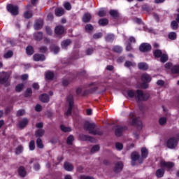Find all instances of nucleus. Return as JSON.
Wrapping results in <instances>:
<instances>
[{
  "mask_svg": "<svg viewBox=\"0 0 179 179\" xmlns=\"http://www.w3.org/2000/svg\"><path fill=\"white\" fill-rule=\"evenodd\" d=\"M29 150H34V149H36V145L34 144V141H31L29 142Z\"/></svg>",
  "mask_w": 179,
  "mask_h": 179,
  "instance_id": "obj_47",
  "label": "nucleus"
},
{
  "mask_svg": "<svg viewBox=\"0 0 179 179\" xmlns=\"http://www.w3.org/2000/svg\"><path fill=\"white\" fill-rule=\"evenodd\" d=\"M45 78L46 79H48V80H51L53 79L54 78V73L51 72V71H48L45 73Z\"/></svg>",
  "mask_w": 179,
  "mask_h": 179,
  "instance_id": "obj_30",
  "label": "nucleus"
},
{
  "mask_svg": "<svg viewBox=\"0 0 179 179\" xmlns=\"http://www.w3.org/2000/svg\"><path fill=\"white\" fill-rule=\"evenodd\" d=\"M152 46L149 43H143L140 45L139 50L141 52H146V51H150Z\"/></svg>",
  "mask_w": 179,
  "mask_h": 179,
  "instance_id": "obj_10",
  "label": "nucleus"
},
{
  "mask_svg": "<svg viewBox=\"0 0 179 179\" xmlns=\"http://www.w3.org/2000/svg\"><path fill=\"white\" fill-rule=\"evenodd\" d=\"M43 20H36L35 24H34V29L35 30H40V29H41V27H43Z\"/></svg>",
  "mask_w": 179,
  "mask_h": 179,
  "instance_id": "obj_17",
  "label": "nucleus"
},
{
  "mask_svg": "<svg viewBox=\"0 0 179 179\" xmlns=\"http://www.w3.org/2000/svg\"><path fill=\"white\" fill-rule=\"evenodd\" d=\"M24 113H25L24 110H18V111L17 112V115L18 117H20V116H22V115H24Z\"/></svg>",
  "mask_w": 179,
  "mask_h": 179,
  "instance_id": "obj_58",
  "label": "nucleus"
},
{
  "mask_svg": "<svg viewBox=\"0 0 179 179\" xmlns=\"http://www.w3.org/2000/svg\"><path fill=\"white\" fill-rule=\"evenodd\" d=\"M171 26L173 30H177V29H178V24L177 23V21H173L171 24Z\"/></svg>",
  "mask_w": 179,
  "mask_h": 179,
  "instance_id": "obj_45",
  "label": "nucleus"
},
{
  "mask_svg": "<svg viewBox=\"0 0 179 179\" xmlns=\"http://www.w3.org/2000/svg\"><path fill=\"white\" fill-rule=\"evenodd\" d=\"M99 150H100V146L94 145L91 150V152L93 153L94 152H99Z\"/></svg>",
  "mask_w": 179,
  "mask_h": 179,
  "instance_id": "obj_55",
  "label": "nucleus"
},
{
  "mask_svg": "<svg viewBox=\"0 0 179 179\" xmlns=\"http://www.w3.org/2000/svg\"><path fill=\"white\" fill-rule=\"evenodd\" d=\"M80 179H94L93 176H89L85 175H81L79 177Z\"/></svg>",
  "mask_w": 179,
  "mask_h": 179,
  "instance_id": "obj_56",
  "label": "nucleus"
},
{
  "mask_svg": "<svg viewBox=\"0 0 179 179\" xmlns=\"http://www.w3.org/2000/svg\"><path fill=\"white\" fill-rule=\"evenodd\" d=\"M36 111H41L43 110V107H41V105L37 104L35 107Z\"/></svg>",
  "mask_w": 179,
  "mask_h": 179,
  "instance_id": "obj_61",
  "label": "nucleus"
},
{
  "mask_svg": "<svg viewBox=\"0 0 179 179\" xmlns=\"http://www.w3.org/2000/svg\"><path fill=\"white\" fill-rule=\"evenodd\" d=\"M99 24H100V26H106L108 24V20H107L106 18H102L99 20Z\"/></svg>",
  "mask_w": 179,
  "mask_h": 179,
  "instance_id": "obj_29",
  "label": "nucleus"
},
{
  "mask_svg": "<svg viewBox=\"0 0 179 179\" xmlns=\"http://www.w3.org/2000/svg\"><path fill=\"white\" fill-rule=\"evenodd\" d=\"M107 13V11H106V10L102 9L100 10L98 13L99 16H100L101 17H103V16H106V14Z\"/></svg>",
  "mask_w": 179,
  "mask_h": 179,
  "instance_id": "obj_50",
  "label": "nucleus"
},
{
  "mask_svg": "<svg viewBox=\"0 0 179 179\" xmlns=\"http://www.w3.org/2000/svg\"><path fill=\"white\" fill-rule=\"evenodd\" d=\"M7 10H8L11 15L16 16V15L19 13V7H17V6H14L13 4H8L7 6Z\"/></svg>",
  "mask_w": 179,
  "mask_h": 179,
  "instance_id": "obj_8",
  "label": "nucleus"
},
{
  "mask_svg": "<svg viewBox=\"0 0 179 179\" xmlns=\"http://www.w3.org/2000/svg\"><path fill=\"white\" fill-rule=\"evenodd\" d=\"M149 155V151L146 148H141V159L143 162V159H146L148 157V155Z\"/></svg>",
  "mask_w": 179,
  "mask_h": 179,
  "instance_id": "obj_16",
  "label": "nucleus"
},
{
  "mask_svg": "<svg viewBox=\"0 0 179 179\" xmlns=\"http://www.w3.org/2000/svg\"><path fill=\"white\" fill-rule=\"evenodd\" d=\"M39 50L41 51V52H47V48H45V46H42L39 48Z\"/></svg>",
  "mask_w": 179,
  "mask_h": 179,
  "instance_id": "obj_64",
  "label": "nucleus"
},
{
  "mask_svg": "<svg viewBox=\"0 0 179 179\" xmlns=\"http://www.w3.org/2000/svg\"><path fill=\"white\" fill-rule=\"evenodd\" d=\"M55 31L56 34H63L64 31H65V29L62 26H57L56 27Z\"/></svg>",
  "mask_w": 179,
  "mask_h": 179,
  "instance_id": "obj_20",
  "label": "nucleus"
},
{
  "mask_svg": "<svg viewBox=\"0 0 179 179\" xmlns=\"http://www.w3.org/2000/svg\"><path fill=\"white\" fill-rule=\"evenodd\" d=\"M36 145L39 149H43V148H44V145H43V141L41 138H38L36 140Z\"/></svg>",
  "mask_w": 179,
  "mask_h": 179,
  "instance_id": "obj_36",
  "label": "nucleus"
},
{
  "mask_svg": "<svg viewBox=\"0 0 179 179\" xmlns=\"http://www.w3.org/2000/svg\"><path fill=\"white\" fill-rule=\"evenodd\" d=\"M23 87H24V85H23V84H18L15 87V90H16V92H22V90H23Z\"/></svg>",
  "mask_w": 179,
  "mask_h": 179,
  "instance_id": "obj_43",
  "label": "nucleus"
},
{
  "mask_svg": "<svg viewBox=\"0 0 179 179\" xmlns=\"http://www.w3.org/2000/svg\"><path fill=\"white\" fill-rule=\"evenodd\" d=\"M60 129H62V131L63 132H71V131H72V129H71V127H66L65 125L64 124H62L60 126Z\"/></svg>",
  "mask_w": 179,
  "mask_h": 179,
  "instance_id": "obj_28",
  "label": "nucleus"
},
{
  "mask_svg": "<svg viewBox=\"0 0 179 179\" xmlns=\"http://www.w3.org/2000/svg\"><path fill=\"white\" fill-rule=\"evenodd\" d=\"M9 74L6 72H2L0 73V83L1 85H5V86H9Z\"/></svg>",
  "mask_w": 179,
  "mask_h": 179,
  "instance_id": "obj_4",
  "label": "nucleus"
},
{
  "mask_svg": "<svg viewBox=\"0 0 179 179\" xmlns=\"http://www.w3.org/2000/svg\"><path fill=\"white\" fill-rule=\"evenodd\" d=\"M160 166L161 167H166V169H171L174 167V163L168 162H166L164 160H162L160 162Z\"/></svg>",
  "mask_w": 179,
  "mask_h": 179,
  "instance_id": "obj_12",
  "label": "nucleus"
},
{
  "mask_svg": "<svg viewBox=\"0 0 179 179\" xmlns=\"http://www.w3.org/2000/svg\"><path fill=\"white\" fill-rule=\"evenodd\" d=\"M155 175L158 178H162V177L164 176V169L161 168L159 169H157L155 173Z\"/></svg>",
  "mask_w": 179,
  "mask_h": 179,
  "instance_id": "obj_21",
  "label": "nucleus"
},
{
  "mask_svg": "<svg viewBox=\"0 0 179 179\" xmlns=\"http://www.w3.org/2000/svg\"><path fill=\"white\" fill-rule=\"evenodd\" d=\"M138 66V69H141V71H148L149 68V66H148V64L145 62L139 63Z\"/></svg>",
  "mask_w": 179,
  "mask_h": 179,
  "instance_id": "obj_22",
  "label": "nucleus"
},
{
  "mask_svg": "<svg viewBox=\"0 0 179 179\" xmlns=\"http://www.w3.org/2000/svg\"><path fill=\"white\" fill-rule=\"evenodd\" d=\"M135 65H136L135 63L129 61H127L124 64L126 68H131V66H135Z\"/></svg>",
  "mask_w": 179,
  "mask_h": 179,
  "instance_id": "obj_40",
  "label": "nucleus"
},
{
  "mask_svg": "<svg viewBox=\"0 0 179 179\" xmlns=\"http://www.w3.org/2000/svg\"><path fill=\"white\" fill-rule=\"evenodd\" d=\"M102 36H103V34L98 33V34H94L93 37H94V38H101Z\"/></svg>",
  "mask_w": 179,
  "mask_h": 179,
  "instance_id": "obj_60",
  "label": "nucleus"
},
{
  "mask_svg": "<svg viewBox=\"0 0 179 179\" xmlns=\"http://www.w3.org/2000/svg\"><path fill=\"white\" fill-rule=\"evenodd\" d=\"M125 130H127V127L117 126L115 131V134L116 136H121V135L122 134V132H124V131Z\"/></svg>",
  "mask_w": 179,
  "mask_h": 179,
  "instance_id": "obj_11",
  "label": "nucleus"
},
{
  "mask_svg": "<svg viewBox=\"0 0 179 179\" xmlns=\"http://www.w3.org/2000/svg\"><path fill=\"white\" fill-rule=\"evenodd\" d=\"M13 56V52H12V51H8V52H7L6 54H4V55H3V57H4V58H6V59H8V58H10V57H12Z\"/></svg>",
  "mask_w": 179,
  "mask_h": 179,
  "instance_id": "obj_46",
  "label": "nucleus"
},
{
  "mask_svg": "<svg viewBox=\"0 0 179 179\" xmlns=\"http://www.w3.org/2000/svg\"><path fill=\"white\" fill-rule=\"evenodd\" d=\"M129 123L131 125H137L138 129H142V122L138 121L136 119L131 118L129 120Z\"/></svg>",
  "mask_w": 179,
  "mask_h": 179,
  "instance_id": "obj_13",
  "label": "nucleus"
},
{
  "mask_svg": "<svg viewBox=\"0 0 179 179\" xmlns=\"http://www.w3.org/2000/svg\"><path fill=\"white\" fill-rule=\"evenodd\" d=\"M142 10H145V12H150V8L147 4H144L142 6Z\"/></svg>",
  "mask_w": 179,
  "mask_h": 179,
  "instance_id": "obj_54",
  "label": "nucleus"
},
{
  "mask_svg": "<svg viewBox=\"0 0 179 179\" xmlns=\"http://www.w3.org/2000/svg\"><path fill=\"white\" fill-rule=\"evenodd\" d=\"M84 128L86 131H88L89 134H92V135H103V131L100 129H94L96 128V123L86 122L84 124Z\"/></svg>",
  "mask_w": 179,
  "mask_h": 179,
  "instance_id": "obj_2",
  "label": "nucleus"
},
{
  "mask_svg": "<svg viewBox=\"0 0 179 179\" xmlns=\"http://www.w3.org/2000/svg\"><path fill=\"white\" fill-rule=\"evenodd\" d=\"M45 56L44 55H40V54H35L34 55V61H45Z\"/></svg>",
  "mask_w": 179,
  "mask_h": 179,
  "instance_id": "obj_15",
  "label": "nucleus"
},
{
  "mask_svg": "<svg viewBox=\"0 0 179 179\" xmlns=\"http://www.w3.org/2000/svg\"><path fill=\"white\" fill-rule=\"evenodd\" d=\"M141 80H143L144 83L141 84V87L142 89H148L149 86L148 83L152 80V77H150L148 74L145 73L142 75Z\"/></svg>",
  "mask_w": 179,
  "mask_h": 179,
  "instance_id": "obj_3",
  "label": "nucleus"
},
{
  "mask_svg": "<svg viewBox=\"0 0 179 179\" xmlns=\"http://www.w3.org/2000/svg\"><path fill=\"white\" fill-rule=\"evenodd\" d=\"M80 139H81V141H90L91 137L87 136L85 134H81V135H80Z\"/></svg>",
  "mask_w": 179,
  "mask_h": 179,
  "instance_id": "obj_41",
  "label": "nucleus"
},
{
  "mask_svg": "<svg viewBox=\"0 0 179 179\" xmlns=\"http://www.w3.org/2000/svg\"><path fill=\"white\" fill-rule=\"evenodd\" d=\"M67 101L69 105V108L65 114L68 117L72 114V108L73 107V96H72V94H70L67 96Z\"/></svg>",
  "mask_w": 179,
  "mask_h": 179,
  "instance_id": "obj_5",
  "label": "nucleus"
},
{
  "mask_svg": "<svg viewBox=\"0 0 179 179\" xmlns=\"http://www.w3.org/2000/svg\"><path fill=\"white\" fill-rule=\"evenodd\" d=\"M92 20V15L89 13H86L83 16V22L84 23H89Z\"/></svg>",
  "mask_w": 179,
  "mask_h": 179,
  "instance_id": "obj_14",
  "label": "nucleus"
},
{
  "mask_svg": "<svg viewBox=\"0 0 179 179\" xmlns=\"http://www.w3.org/2000/svg\"><path fill=\"white\" fill-rule=\"evenodd\" d=\"M22 80H27V79H29V75L24 74L21 76Z\"/></svg>",
  "mask_w": 179,
  "mask_h": 179,
  "instance_id": "obj_63",
  "label": "nucleus"
},
{
  "mask_svg": "<svg viewBox=\"0 0 179 179\" xmlns=\"http://www.w3.org/2000/svg\"><path fill=\"white\" fill-rule=\"evenodd\" d=\"M18 174L21 177H24V176H26V170L24 169V167L20 166L18 169Z\"/></svg>",
  "mask_w": 179,
  "mask_h": 179,
  "instance_id": "obj_26",
  "label": "nucleus"
},
{
  "mask_svg": "<svg viewBox=\"0 0 179 179\" xmlns=\"http://www.w3.org/2000/svg\"><path fill=\"white\" fill-rule=\"evenodd\" d=\"M27 124H29V120H27V118H24L20 122L19 127L20 128H24Z\"/></svg>",
  "mask_w": 179,
  "mask_h": 179,
  "instance_id": "obj_24",
  "label": "nucleus"
},
{
  "mask_svg": "<svg viewBox=\"0 0 179 179\" xmlns=\"http://www.w3.org/2000/svg\"><path fill=\"white\" fill-rule=\"evenodd\" d=\"M22 152H23V147L22 145H20L16 148L15 153L16 155H20Z\"/></svg>",
  "mask_w": 179,
  "mask_h": 179,
  "instance_id": "obj_49",
  "label": "nucleus"
},
{
  "mask_svg": "<svg viewBox=\"0 0 179 179\" xmlns=\"http://www.w3.org/2000/svg\"><path fill=\"white\" fill-rule=\"evenodd\" d=\"M113 51L117 53L122 52V48L121 46L116 45L113 48Z\"/></svg>",
  "mask_w": 179,
  "mask_h": 179,
  "instance_id": "obj_42",
  "label": "nucleus"
},
{
  "mask_svg": "<svg viewBox=\"0 0 179 179\" xmlns=\"http://www.w3.org/2000/svg\"><path fill=\"white\" fill-rule=\"evenodd\" d=\"M39 99L42 103H48V101H50V97H48L47 94H43Z\"/></svg>",
  "mask_w": 179,
  "mask_h": 179,
  "instance_id": "obj_19",
  "label": "nucleus"
},
{
  "mask_svg": "<svg viewBox=\"0 0 179 179\" xmlns=\"http://www.w3.org/2000/svg\"><path fill=\"white\" fill-rule=\"evenodd\" d=\"M171 71L173 73H179V66H174Z\"/></svg>",
  "mask_w": 179,
  "mask_h": 179,
  "instance_id": "obj_53",
  "label": "nucleus"
},
{
  "mask_svg": "<svg viewBox=\"0 0 179 179\" xmlns=\"http://www.w3.org/2000/svg\"><path fill=\"white\" fill-rule=\"evenodd\" d=\"M110 16H112V17H118V16H120V14L118 13V11L115 10H110L109 12Z\"/></svg>",
  "mask_w": 179,
  "mask_h": 179,
  "instance_id": "obj_31",
  "label": "nucleus"
},
{
  "mask_svg": "<svg viewBox=\"0 0 179 179\" xmlns=\"http://www.w3.org/2000/svg\"><path fill=\"white\" fill-rule=\"evenodd\" d=\"M45 131L43 129H39L35 132V136L36 138H41L44 135Z\"/></svg>",
  "mask_w": 179,
  "mask_h": 179,
  "instance_id": "obj_25",
  "label": "nucleus"
},
{
  "mask_svg": "<svg viewBox=\"0 0 179 179\" xmlns=\"http://www.w3.org/2000/svg\"><path fill=\"white\" fill-rule=\"evenodd\" d=\"M153 54L155 58H160L163 54V52H162L160 50H154Z\"/></svg>",
  "mask_w": 179,
  "mask_h": 179,
  "instance_id": "obj_27",
  "label": "nucleus"
},
{
  "mask_svg": "<svg viewBox=\"0 0 179 179\" xmlns=\"http://www.w3.org/2000/svg\"><path fill=\"white\" fill-rule=\"evenodd\" d=\"M122 169H124V164L121 162H117L115 164L113 171H115V173H120V171H122Z\"/></svg>",
  "mask_w": 179,
  "mask_h": 179,
  "instance_id": "obj_9",
  "label": "nucleus"
},
{
  "mask_svg": "<svg viewBox=\"0 0 179 179\" xmlns=\"http://www.w3.org/2000/svg\"><path fill=\"white\" fill-rule=\"evenodd\" d=\"M64 6L65 9H66V10H71V3H69V2L65 3Z\"/></svg>",
  "mask_w": 179,
  "mask_h": 179,
  "instance_id": "obj_57",
  "label": "nucleus"
},
{
  "mask_svg": "<svg viewBox=\"0 0 179 179\" xmlns=\"http://www.w3.org/2000/svg\"><path fill=\"white\" fill-rule=\"evenodd\" d=\"M64 168L66 171H72V170H73V165L69 162H65L64 164Z\"/></svg>",
  "mask_w": 179,
  "mask_h": 179,
  "instance_id": "obj_18",
  "label": "nucleus"
},
{
  "mask_svg": "<svg viewBox=\"0 0 179 179\" xmlns=\"http://www.w3.org/2000/svg\"><path fill=\"white\" fill-rule=\"evenodd\" d=\"M24 17L25 19H30L31 17H33V11H26L24 13Z\"/></svg>",
  "mask_w": 179,
  "mask_h": 179,
  "instance_id": "obj_33",
  "label": "nucleus"
},
{
  "mask_svg": "<svg viewBox=\"0 0 179 179\" xmlns=\"http://www.w3.org/2000/svg\"><path fill=\"white\" fill-rule=\"evenodd\" d=\"M65 13V11L64 10V8H58L55 9V15L58 17H61Z\"/></svg>",
  "mask_w": 179,
  "mask_h": 179,
  "instance_id": "obj_23",
  "label": "nucleus"
},
{
  "mask_svg": "<svg viewBox=\"0 0 179 179\" xmlns=\"http://www.w3.org/2000/svg\"><path fill=\"white\" fill-rule=\"evenodd\" d=\"M115 148L117 149V150H122V149H124V145L121 143H116Z\"/></svg>",
  "mask_w": 179,
  "mask_h": 179,
  "instance_id": "obj_44",
  "label": "nucleus"
},
{
  "mask_svg": "<svg viewBox=\"0 0 179 179\" xmlns=\"http://www.w3.org/2000/svg\"><path fill=\"white\" fill-rule=\"evenodd\" d=\"M177 38V34L176 32H171L169 34V40H176Z\"/></svg>",
  "mask_w": 179,
  "mask_h": 179,
  "instance_id": "obj_38",
  "label": "nucleus"
},
{
  "mask_svg": "<svg viewBox=\"0 0 179 179\" xmlns=\"http://www.w3.org/2000/svg\"><path fill=\"white\" fill-rule=\"evenodd\" d=\"M31 93H33L31 88H28L26 91L27 97H29V96H31Z\"/></svg>",
  "mask_w": 179,
  "mask_h": 179,
  "instance_id": "obj_59",
  "label": "nucleus"
},
{
  "mask_svg": "<svg viewBox=\"0 0 179 179\" xmlns=\"http://www.w3.org/2000/svg\"><path fill=\"white\" fill-rule=\"evenodd\" d=\"M177 145H178V138L174 137L169 138L166 143V145L169 149L177 148Z\"/></svg>",
  "mask_w": 179,
  "mask_h": 179,
  "instance_id": "obj_6",
  "label": "nucleus"
},
{
  "mask_svg": "<svg viewBox=\"0 0 179 179\" xmlns=\"http://www.w3.org/2000/svg\"><path fill=\"white\" fill-rule=\"evenodd\" d=\"M131 164L132 166H135V163H138V164H141L142 163V158L139 157V154L136 152H134L131 155Z\"/></svg>",
  "mask_w": 179,
  "mask_h": 179,
  "instance_id": "obj_7",
  "label": "nucleus"
},
{
  "mask_svg": "<svg viewBox=\"0 0 179 179\" xmlns=\"http://www.w3.org/2000/svg\"><path fill=\"white\" fill-rule=\"evenodd\" d=\"M85 30L86 31L90 32L92 31H93V26H92V24H88L85 26Z\"/></svg>",
  "mask_w": 179,
  "mask_h": 179,
  "instance_id": "obj_52",
  "label": "nucleus"
},
{
  "mask_svg": "<svg viewBox=\"0 0 179 179\" xmlns=\"http://www.w3.org/2000/svg\"><path fill=\"white\" fill-rule=\"evenodd\" d=\"M169 59V56H167L166 54L162 53V55H161L160 57V61L161 62H162L163 64H164V62H167V60Z\"/></svg>",
  "mask_w": 179,
  "mask_h": 179,
  "instance_id": "obj_32",
  "label": "nucleus"
},
{
  "mask_svg": "<svg viewBox=\"0 0 179 179\" xmlns=\"http://www.w3.org/2000/svg\"><path fill=\"white\" fill-rule=\"evenodd\" d=\"M75 141V137L73 135H70L66 140L67 145H72V142Z\"/></svg>",
  "mask_w": 179,
  "mask_h": 179,
  "instance_id": "obj_37",
  "label": "nucleus"
},
{
  "mask_svg": "<svg viewBox=\"0 0 179 179\" xmlns=\"http://www.w3.org/2000/svg\"><path fill=\"white\" fill-rule=\"evenodd\" d=\"M69 44H71V41L70 40L64 41L62 43V48H66L68 47V45H69Z\"/></svg>",
  "mask_w": 179,
  "mask_h": 179,
  "instance_id": "obj_39",
  "label": "nucleus"
},
{
  "mask_svg": "<svg viewBox=\"0 0 179 179\" xmlns=\"http://www.w3.org/2000/svg\"><path fill=\"white\" fill-rule=\"evenodd\" d=\"M159 122L160 125H164L167 122V119L166 117H161Z\"/></svg>",
  "mask_w": 179,
  "mask_h": 179,
  "instance_id": "obj_48",
  "label": "nucleus"
},
{
  "mask_svg": "<svg viewBox=\"0 0 179 179\" xmlns=\"http://www.w3.org/2000/svg\"><path fill=\"white\" fill-rule=\"evenodd\" d=\"M34 37H35V40H36V41H40V40H41V38H43V33L38 32L36 34H34Z\"/></svg>",
  "mask_w": 179,
  "mask_h": 179,
  "instance_id": "obj_34",
  "label": "nucleus"
},
{
  "mask_svg": "<svg viewBox=\"0 0 179 179\" xmlns=\"http://www.w3.org/2000/svg\"><path fill=\"white\" fill-rule=\"evenodd\" d=\"M106 40V41H113V40H114V34H108Z\"/></svg>",
  "mask_w": 179,
  "mask_h": 179,
  "instance_id": "obj_51",
  "label": "nucleus"
},
{
  "mask_svg": "<svg viewBox=\"0 0 179 179\" xmlns=\"http://www.w3.org/2000/svg\"><path fill=\"white\" fill-rule=\"evenodd\" d=\"M127 94L130 99L135 97L138 101H146L150 97L149 94H143V92L141 90H137L136 91L129 90L127 91Z\"/></svg>",
  "mask_w": 179,
  "mask_h": 179,
  "instance_id": "obj_1",
  "label": "nucleus"
},
{
  "mask_svg": "<svg viewBox=\"0 0 179 179\" xmlns=\"http://www.w3.org/2000/svg\"><path fill=\"white\" fill-rule=\"evenodd\" d=\"M26 50H27V54L28 55H33V54H34V50L33 49V47L28 46Z\"/></svg>",
  "mask_w": 179,
  "mask_h": 179,
  "instance_id": "obj_35",
  "label": "nucleus"
},
{
  "mask_svg": "<svg viewBox=\"0 0 179 179\" xmlns=\"http://www.w3.org/2000/svg\"><path fill=\"white\" fill-rule=\"evenodd\" d=\"M52 50L55 54H58V52H59V48L55 46L53 47Z\"/></svg>",
  "mask_w": 179,
  "mask_h": 179,
  "instance_id": "obj_62",
  "label": "nucleus"
}]
</instances>
